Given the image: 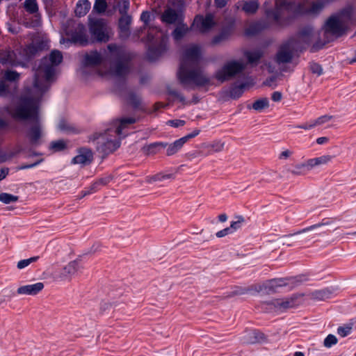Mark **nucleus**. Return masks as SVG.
<instances>
[{
  "label": "nucleus",
  "instance_id": "nucleus-5",
  "mask_svg": "<svg viewBox=\"0 0 356 356\" xmlns=\"http://www.w3.org/2000/svg\"><path fill=\"white\" fill-rule=\"evenodd\" d=\"M136 121L137 120L134 117L122 118L113 121V127L109 128L97 138V150L104 154H108L116 150L120 144L117 136L122 135L123 131Z\"/></svg>",
  "mask_w": 356,
  "mask_h": 356
},
{
  "label": "nucleus",
  "instance_id": "nucleus-35",
  "mask_svg": "<svg viewBox=\"0 0 356 356\" xmlns=\"http://www.w3.org/2000/svg\"><path fill=\"white\" fill-rule=\"evenodd\" d=\"M235 218L236 220L232 221L230 226L229 227L232 234L239 229L245 221L244 217L242 216H238Z\"/></svg>",
  "mask_w": 356,
  "mask_h": 356
},
{
  "label": "nucleus",
  "instance_id": "nucleus-13",
  "mask_svg": "<svg viewBox=\"0 0 356 356\" xmlns=\"http://www.w3.org/2000/svg\"><path fill=\"white\" fill-rule=\"evenodd\" d=\"M67 42L81 46L86 45L88 43L86 31L83 24H79L76 26L74 31L70 34V38L67 40Z\"/></svg>",
  "mask_w": 356,
  "mask_h": 356
},
{
  "label": "nucleus",
  "instance_id": "nucleus-30",
  "mask_svg": "<svg viewBox=\"0 0 356 356\" xmlns=\"http://www.w3.org/2000/svg\"><path fill=\"white\" fill-rule=\"evenodd\" d=\"M332 159L333 156L330 155H323L321 156L313 159V169L321 165H327L332 161Z\"/></svg>",
  "mask_w": 356,
  "mask_h": 356
},
{
  "label": "nucleus",
  "instance_id": "nucleus-57",
  "mask_svg": "<svg viewBox=\"0 0 356 356\" xmlns=\"http://www.w3.org/2000/svg\"><path fill=\"white\" fill-rule=\"evenodd\" d=\"M323 73V69L318 64L313 63V74L320 76Z\"/></svg>",
  "mask_w": 356,
  "mask_h": 356
},
{
  "label": "nucleus",
  "instance_id": "nucleus-52",
  "mask_svg": "<svg viewBox=\"0 0 356 356\" xmlns=\"http://www.w3.org/2000/svg\"><path fill=\"white\" fill-rule=\"evenodd\" d=\"M228 38V34L226 33H221L220 35L216 36L213 38L212 40V43L213 44H217L220 43V42L226 40Z\"/></svg>",
  "mask_w": 356,
  "mask_h": 356
},
{
  "label": "nucleus",
  "instance_id": "nucleus-12",
  "mask_svg": "<svg viewBox=\"0 0 356 356\" xmlns=\"http://www.w3.org/2000/svg\"><path fill=\"white\" fill-rule=\"evenodd\" d=\"M288 284L286 279L278 278L267 281L262 284L252 286L256 292L270 294L280 291V289Z\"/></svg>",
  "mask_w": 356,
  "mask_h": 356
},
{
  "label": "nucleus",
  "instance_id": "nucleus-10",
  "mask_svg": "<svg viewBox=\"0 0 356 356\" xmlns=\"http://www.w3.org/2000/svg\"><path fill=\"white\" fill-rule=\"evenodd\" d=\"M299 304L297 296L290 298L275 299L262 303V308L267 312H282L288 309L296 307Z\"/></svg>",
  "mask_w": 356,
  "mask_h": 356
},
{
  "label": "nucleus",
  "instance_id": "nucleus-61",
  "mask_svg": "<svg viewBox=\"0 0 356 356\" xmlns=\"http://www.w3.org/2000/svg\"><path fill=\"white\" fill-rule=\"evenodd\" d=\"M202 154V153L201 151H195V152L189 153L188 154V157L189 159H193L196 158L197 156H199Z\"/></svg>",
  "mask_w": 356,
  "mask_h": 356
},
{
  "label": "nucleus",
  "instance_id": "nucleus-36",
  "mask_svg": "<svg viewBox=\"0 0 356 356\" xmlns=\"http://www.w3.org/2000/svg\"><path fill=\"white\" fill-rule=\"evenodd\" d=\"M19 199L18 196L13 195L7 193H1L0 194V201L4 204H10L11 202H17Z\"/></svg>",
  "mask_w": 356,
  "mask_h": 356
},
{
  "label": "nucleus",
  "instance_id": "nucleus-51",
  "mask_svg": "<svg viewBox=\"0 0 356 356\" xmlns=\"http://www.w3.org/2000/svg\"><path fill=\"white\" fill-rule=\"evenodd\" d=\"M266 27V25H263L261 26L260 24H256L252 26H250L249 29H247L246 31V33L248 35H250V34H253L254 33V31H253L252 29H255V31H260L261 29H264Z\"/></svg>",
  "mask_w": 356,
  "mask_h": 356
},
{
  "label": "nucleus",
  "instance_id": "nucleus-62",
  "mask_svg": "<svg viewBox=\"0 0 356 356\" xmlns=\"http://www.w3.org/2000/svg\"><path fill=\"white\" fill-rule=\"evenodd\" d=\"M8 174V168H2L0 170V181L6 178L7 175Z\"/></svg>",
  "mask_w": 356,
  "mask_h": 356
},
{
  "label": "nucleus",
  "instance_id": "nucleus-47",
  "mask_svg": "<svg viewBox=\"0 0 356 356\" xmlns=\"http://www.w3.org/2000/svg\"><path fill=\"white\" fill-rule=\"evenodd\" d=\"M331 116L327 115H322L318 118L314 122H313V127L323 124L325 122H328L331 119Z\"/></svg>",
  "mask_w": 356,
  "mask_h": 356
},
{
  "label": "nucleus",
  "instance_id": "nucleus-16",
  "mask_svg": "<svg viewBox=\"0 0 356 356\" xmlns=\"http://www.w3.org/2000/svg\"><path fill=\"white\" fill-rule=\"evenodd\" d=\"M44 289L42 282H37L33 284L24 285L19 287L17 293L19 295L35 296Z\"/></svg>",
  "mask_w": 356,
  "mask_h": 356
},
{
  "label": "nucleus",
  "instance_id": "nucleus-45",
  "mask_svg": "<svg viewBox=\"0 0 356 356\" xmlns=\"http://www.w3.org/2000/svg\"><path fill=\"white\" fill-rule=\"evenodd\" d=\"M306 167L307 165L305 164H298L294 167L293 170H291V173L294 175H303Z\"/></svg>",
  "mask_w": 356,
  "mask_h": 356
},
{
  "label": "nucleus",
  "instance_id": "nucleus-22",
  "mask_svg": "<svg viewBox=\"0 0 356 356\" xmlns=\"http://www.w3.org/2000/svg\"><path fill=\"white\" fill-rule=\"evenodd\" d=\"M225 143L221 140H216L211 143H204L201 144V147L207 149L206 155H210L213 153L222 152L224 149Z\"/></svg>",
  "mask_w": 356,
  "mask_h": 356
},
{
  "label": "nucleus",
  "instance_id": "nucleus-60",
  "mask_svg": "<svg viewBox=\"0 0 356 356\" xmlns=\"http://www.w3.org/2000/svg\"><path fill=\"white\" fill-rule=\"evenodd\" d=\"M282 93L278 91H276L272 94L271 99L274 102H280L282 99Z\"/></svg>",
  "mask_w": 356,
  "mask_h": 356
},
{
  "label": "nucleus",
  "instance_id": "nucleus-24",
  "mask_svg": "<svg viewBox=\"0 0 356 356\" xmlns=\"http://www.w3.org/2000/svg\"><path fill=\"white\" fill-rule=\"evenodd\" d=\"M184 144L185 143L183 141L181 138L176 140L172 143H167V146L165 148L166 149L167 156H172L177 153L183 147Z\"/></svg>",
  "mask_w": 356,
  "mask_h": 356
},
{
  "label": "nucleus",
  "instance_id": "nucleus-53",
  "mask_svg": "<svg viewBox=\"0 0 356 356\" xmlns=\"http://www.w3.org/2000/svg\"><path fill=\"white\" fill-rule=\"evenodd\" d=\"M293 154V152L290 149H285L282 151L278 156L280 160L288 159Z\"/></svg>",
  "mask_w": 356,
  "mask_h": 356
},
{
  "label": "nucleus",
  "instance_id": "nucleus-19",
  "mask_svg": "<svg viewBox=\"0 0 356 356\" xmlns=\"http://www.w3.org/2000/svg\"><path fill=\"white\" fill-rule=\"evenodd\" d=\"M131 20V17L129 15H124L120 18L118 26L121 38H127L129 37Z\"/></svg>",
  "mask_w": 356,
  "mask_h": 356
},
{
  "label": "nucleus",
  "instance_id": "nucleus-49",
  "mask_svg": "<svg viewBox=\"0 0 356 356\" xmlns=\"http://www.w3.org/2000/svg\"><path fill=\"white\" fill-rule=\"evenodd\" d=\"M200 133V130L198 129H195L191 133L186 135L185 136L182 137L183 141L186 143H187L190 139L195 138V136H198Z\"/></svg>",
  "mask_w": 356,
  "mask_h": 356
},
{
  "label": "nucleus",
  "instance_id": "nucleus-42",
  "mask_svg": "<svg viewBox=\"0 0 356 356\" xmlns=\"http://www.w3.org/2000/svg\"><path fill=\"white\" fill-rule=\"evenodd\" d=\"M352 330V324H347L343 326H340L337 329V333L341 337H345L350 334Z\"/></svg>",
  "mask_w": 356,
  "mask_h": 356
},
{
  "label": "nucleus",
  "instance_id": "nucleus-41",
  "mask_svg": "<svg viewBox=\"0 0 356 356\" xmlns=\"http://www.w3.org/2000/svg\"><path fill=\"white\" fill-rule=\"evenodd\" d=\"M338 342V339L335 335L330 334L326 338L324 339L323 345L326 348H330L332 346L337 344Z\"/></svg>",
  "mask_w": 356,
  "mask_h": 356
},
{
  "label": "nucleus",
  "instance_id": "nucleus-31",
  "mask_svg": "<svg viewBox=\"0 0 356 356\" xmlns=\"http://www.w3.org/2000/svg\"><path fill=\"white\" fill-rule=\"evenodd\" d=\"M269 106V101L267 98H261L256 100L252 106V108L259 112H261Z\"/></svg>",
  "mask_w": 356,
  "mask_h": 356
},
{
  "label": "nucleus",
  "instance_id": "nucleus-4",
  "mask_svg": "<svg viewBox=\"0 0 356 356\" xmlns=\"http://www.w3.org/2000/svg\"><path fill=\"white\" fill-rule=\"evenodd\" d=\"M264 6L267 19L280 26L290 24L295 15H305L312 10L309 0H275V9H268L267 2Z\"/></svg>",
  "mask_w": 356,
  "mask_h": 356
},
{
  "label": "nucleus",
  "instance_id": "nucleus-26",
  "mask_svg": "<svg viewBox=\"0 0 356 356\" xmlns=\"http://www.w3.org/2000/svg\"><path fill=\"white\" fill-rule=\"evenodd\" d=\"M90 8V3L88 0H80L77 2L75 8L76 16L82 17L86 15Z\"/></svg>",
  "mask_w": 356,
  "mask_h": 356
},
{
  "label": "nucleus",
  "instance_id": "nucleus-34",
  "mask_svg": "<svg viewBox=\"0 0 356 356\" xmlns=\"http://www.w3.org/2000/svg\"><path fill=\"white\" fill-rule=\"evenodd\" d=\"M126 100L129 104L131 105L134 108H138L140 104V97L134 92L128 93Z\"/></svg>",
  "mask_w": 356,
  "mask_h": 356
},
{
  "label": "nucleus",
  "instance_id": "nucleus-29",
  "mask_svg": "<svg viewBox=\"0 0 356 356\" xmlns=\"http://www.w3.org/2000/svg\"><path fill=\"white\" fill-rule=\"evenodd\" d=\"M175 174H172V173L164 174V173L161 172V173H158L154 175H152V176H147L145 178V181H146V182H147L149 184H152L154 182L161 181L165 179H175Z\"/></svg>",
  "mask_w": 356,
  "mask_h": 356
},
{
  "label": "nucleus",
  "instance_id": "nucleus-32",
  "mask_svg": "<svg viewBox=\"0 0 356 356\" xmlns=\"http://www.w3.org/2000/svg\"><path fill=\"white\" fill-rule=\"evenodd\" d=\"M311 35L312 29L310 26L304 27L300 31L298 35V40L304 42H309L311 40Z\"/></svg>",
  "mask_w": 356,
  "mask_h": 356
},
{
  "label": "nucleus",
  "instance_id": "nucleus-55",
  "mask_svg": "<svg viewBox=\"0 0 356 356\" xmlns=\"http://www.w3.org/2000/svg\"><path fill=\"white\" fill-rule=\"evenodd\" d=\"M42 161V159H40V160H38V161L33 163H31V164H28V165H22L18 167V169L19 170H25V169H29V168H33V167H35L37 166L38 165H39L41 162Z\"/></svg>",
  "mask_w": 356,
  "mask_h": 356
},
{
  "label": "nucleus",
  "instance_id": "nucleus-54",
  "mask_svg": "<svg viewBox=\"0 0 356 356\" xmlns=\"http://www.w3.org/2000/svg\"><path fill=\"white\" fill-rule=\"evenodd\" d=\"M232 234L231 229H229V227H226L222 230H220L218 232H216V236L218 237V238H222L228 234Z\"/></svg>",
  "mask_w": 356,
  "mask_h": 356
},
{
  "label": "nucleus",
  "instance_id": "nucleus-7",
  "mask_svg": "<svg viewBox=\"0 0 356 356\" xmlns=\"http://www.w3.org/2000/svg\"><path fill=\"white\" fill-rule=\"evenodd\" d=\"M245 67L246 65L242 61H228L216 72L215 78L220 82H224L241 73Z\"/></svg>",
  "mask_w": 356,
  "mask_h": 356
},
{
  "label": "nucleus",
  "instance_id": "nucleus-58",
  "mask_svg": "<svg viewBox=\"0 0 356 356\" xmlns=\"http://www.w3.org/2000/svg\"><path fill=\"white\" fill-rule=\"evenodd\" d=\"M99 185L97 184V181H95L91 186L90 190L88 191H85L83 194V196H86V195L90 194L93 191H96L99 189Z\"/></svg>",
  "mask_w": 356,
  "mask_h": 356
},
{
  "label": "nucleus",
  "instance_id": "nucleus-1",
  "mask_svg": "<svg viewBox=\"0 0 356 356\" xmlns=\"http://www.w3.org/2000/svg\"><path fill=\"white\" fill-rule=\"evenodd\" d=\"M63 55L58 50H54L49 57L43 58L35 72L33 88L37 95L22 96L19 102L8 108L10 115L17 120L29 122L26 124L24 137L31 145L41 143L44 130L39 116V97L49 86L57 66L62 62Z\"/></svg>",
  "mask_w": 356,
  "mask_h": 356
},
{
  "label": "nucleus",
  "instance_id": "nucleus-28",
  "mask_svg": "<svg viewBox=\"0 0 356 356\" xmlns=\"http://www.w3.org/2000/svg\"><path fill=\"white\" fill-rule=\"evenodd\" d=\"M167 146V143L157 142L151 143L147 147H144V149L147 154H156L160 152L161 149H165Z\"/></svg>",
  "mask_w": 356,
  "mask_h": 356
},
{
  "label": "nucleus",
  "instance_id": "nucleus-44",
  "mask_svg": "<svg viewBox=\"0 0 356 356\" xmlns=\"http://www.w3.org/2000/svg\"><path fill=\"white\" fill-rule=\"evenodd\" d=\"M65 147V143L63 140H59L54 141L51 144V148L54 151H60Z\"/></svg>",
  "mask_w": 356,
  "mask_h": 356
},
{
  "label": "nucleus",
  "instance_id": "nucleus-2",
  "mask_svg": "<svg viewBox=\"0 0 356 356\" xmlns=\"http://www.w3.org/2000/svg\"><path fill=\"white\" fill-rule=\"evenodd\" d=\"M201 58L200 48L191 46L183 54L177 78L186 90H193L195 87H204L211 84V79L200 67Z\"/></svg>",
  "mask_w": 356,
  "mask_h": 356
},
{
  "label": "nucleus",
  "instance_id": "nucleus-9",
  "mask_svg": "<svg viewBox=\"0 0 356 356\" xmlns=\"http://www.w3.org/2000/svg\"><path fill=\"white\" fill-rule=\"evenodd\" d=\"M90 32L93 38L100 42H106L109 40L111 29L103 19H90Z\"/></svg>",
  "mask_w": 356,
  "mask_h": 356
},
{
  "label": "nucleus",
  "instance_id": "nucleus-23",
  "mask_svg": "<svg viewBox=\"0 0 356 356\" xmlns=\"http://www.w3.org/2000/svg\"><path fill=\"white\" fill-rule=\"evenodd\" d=\"M44 47V45L43 42H40L38 40H35L24 49V54L27 58H29Z\"/></svg>",
  "mask_w": 356,
  "mask_h": 356
},
{
  "label": "nucleus",
  "instance_id": "nucleus-14",
  "mask_svg": "<svg viewBox=\"0 0 356 356\" xmlns=\"http://www.w3.org/2000/svg\"><path fill=\"white\" fill-rule=\"evenodd\" d=\"M161 19L165 24L176 25L181 24L184 21L182 13L171 8H168L164 10Z\"/></svg>",
  "mask_w": 356,
  "mask_h": 356
},
{
  "label": "nucleus",
  "instance_id": "nucleus-39",
  "mask_svg": "<svg viewBox=\"0 0 356 356\" xmlns=\"http://www.w3.org/2000/svg\"><path fill=\"white\" fill-rule=\"evenodd\" d=\"M245 87V84H241L238 86L234 87L230 91L231 97H232L233 99L239 98L243 93Z\"/></svg>",
  "mask_w": 356,
  "mask_h": 356
},
{
  "label": "nucleus",
  "instance_id": "nucleus-17",
  "mask_svg": "<svg viewBox=\"0 0 356 356\" xmlns=\"http://www.w3.org/2000/svg\"><path fill=\"white\" fill-rule=\"evenodd\" d=\"M194 24L199 28L201 32H206L214 25L213 17L211 14H207L204 17L197 16L195 18Z\"/></svg>",
  "mask_w": 356,
  "mask_h": 356
},
{
  "label": "nucleus",
  "instance_id": "nucleus-27",
  "mask_svg": "<svg viewBox=\"0 0 356 356\" xmlns=\"http://www.w3.org/2000/svg\"><path fill=\"white\" fill-rule=\"evenodd\" d=\"M188 32V28L186 24L181 22V24H177L175 29L172 33V35L175 40H180Z\"/></svg>",
  "mask_w": 356,
  "mask_h": 356
},
{
  "label": "nucleus",
  "instance_id": "nucleus-63",
  "mask_svg": "<svg viewBox=\"0 0 356 356\" xmlns=\"http://www.w3.org/2000/svg\"><path fill=\"white\" fill-rule=\"evenodd\" d=\"M109 181H110L109 178L105 177V178L99 179V180L97 181V182L99 186H104V185L107 184L109 182Z\"/></svg>",
  "mask_w": 356,
  "mask_h": 356
},
{
  "label": "nucleus",
  "instance_id": "nucleus-33",
  "mask_svg": "<svg viewBox=\"0 0 356 356\" xmlns=\"http://www.w3.org/2000/svg\"><path fill=\"white\" fill-rule=\"evenodd\" d=\"M115 8L118 9L121 15H128L127 12L129 8V0L119 1L115 6Z\"/></svg>",
  "mask_w": 356,
  "mask_h": 356
},
{
  "label": "nucleus",
  "instance_id": "nucleus-21",
  "mask_svg": "<svg viewBox=\"0 0 356 356\" xmlns=\"http://www.w3.org/2000/svg\"><path fill=\"white\" fill-rule=\"evenodd\" d=\"M264 54V51L260 49L245 50L243 52V55L247 58L248 63L252 65H257Z\"/></svg>",
  "mask_w": 356,
  "mask_h": 356
},
{
  "label": "nucleus",
  "instance_id": "nucleus-48",
  "mask_svg": "<svg viewBox=\"0 0 356 356\" xmlns=\"http://www.w3.org/2000/svg\"><path fill=\"white\" fill-rule=\"evenodd\" d=\"M305 230L306 229H303L302 231H301L300 232H298V233H295V234H293L284 236L282 238V245L290 246L291 245V243H290L291 238L298 236V234H300L302 232H304Z\"/></svg>",
  "mask_w": 356,
  "mask_h": 356
},
{
  "label": "nucleus",
  "instance_id": "nucleus-40",
  "mask_svg": "<svg viewBox=\"0 0 356 356\" xmlns=\"http://www.w3.org/2000/svg\"><path fill=\"white\" fill-rule=\"evenodd\" d=\"M38 258V257H33L29 259L20 260L17 262V267L18 269H23L29 266L31 264L35 262Z\"/></svg>",
  "mask_w": 356,
  "mask_h": 356
},
{
  "label": "nucleus",
  "instance_id": "nucleus-11",
  "mask_svg": "<svg viewBox=\"0 0 356 356\" xmlns=\"http://www.w3.org/2000/svg\"><path fill=\"white\" fill-rule=\"evenodd\" d=\"M296 47V40L295 38H290L283 42L275 54V63L279 65L290 63L292 60Z\"/></svg>",
  "mask_w": 356,
  "mask_h": 356
},
{
  "label": "nucleus",
  "instance_id": "nucleus-56",
  "mask_svg": "<svg viewBox=\"0 0 356 356\" xmlns=\"http://www.w3.org/2000/svg\"><path fill=\"white\" fill-rule=\"evenodd\" d=\"M179 102L185 104V97L177 91H172L170 92Z\"/></svg>",
  "mask_w": 356,
  "mask_h": 356
},
{
  "label": "nucleus",
  "instance_id": "nucleus-59",
  "mask_svg": "<svg viewBox=\"0 0 356 356\" xmlns=\"http://www.w3.org/2000/svg\"><path fill=\"white\" fill-rule=\"evenodd\" d=\"M150 19V14L148 12H143L140 15V19L144 22L145 24H147Z\"/></svg>",
  "mask_w": 356,
  "mask_h": 356
},
{
  "label": "nucleus",
  "instance_id": "nucleus-15",
  "mask_svg": "<svg viewBox=\"0 0 356 356\" xmlns=\"http://www.w3.org/2000/svg\"><path fill=\"white\" fill-rule=\"evenodd\" d=\"M79 269L80 266L79 262L72 261L63 267L60 273L58 275L57 278L60 280H70Z\"/></svg>",
  "mask_w": 356,
  "mask_h": 356
},
{
  "label": "nucleus",
  "instance_id": "nucleus-6",
  "mask_svg": "<svg viewBox=\"0 0 356 356\" xmlns=\"http://www.w3.org/2000/svg\"><path fill=\"white\" fill-rule=\"evenodd\" d=\"M147 40L150 43L148 58L154 60L166 50L168 37L157 27H151L148 31Z\"/></svg>",
  "mask_w": 356,
  "mask_h": 356
},
{
  "label": "nucleus",
  "instance_id": "nucleus-8",
  "mask_svg": "<svg viewBox=\"0 0 356 356\" xmlns=\"http://www.w3.org/2000/svg\"><path fill=\"white\" fill-rule=\"evenodd\" d=\"M350 14L351 8H346L343 9L339 14L332 15L325 24V33L336 36L341 35L343 31L342 17L345 16L349 17Z\"/></svg>",
  "mask_w": 356,
  "mask_h": 356
},
{
  "label": "nucleus",
  "instance_id": "nucleus-38",
  "mask_svg": "<svg viewBox=\"0 0 356 356\" xmlns=\"http://www.w3.org/2000/svg\"><path fill=\"white\" fill-rule=\"evenodd\" d=\"M107 3L106 0H95L93 10L98 13H103L106 11Z\"/></svg>",
  "mask_w": 356,
  "mask_h": 356
},
{
  "label": "nucleus",
  "instance_id": "nucleus-3",
  "mask_svg": "<svg viewBox=\"0 0 356 356\" xmlns=\"http://www.w3.org/2000/svg\"><path fill=\"white\" fill-rule=\"evenodd\" d=\"M131 54L122 46L109 44L107 51L102 56L97 51H92L85 56V63L88 65H96L104 60L109 62L108 74L117 78L125 77L131 69Z\"/></svg>",
  "mask_w": 356,
  "mask_h": 356
},
{
  "label": "nucleus",
  "instance_id": "nucleus-25",
  "mask_svg": "<svg viewBox=\"0 0 356 356\" xmlns=\"http://www.w3.org/2000/svg\"><path fill=\"white\" fill-rule=\"evenodd\" d=\"M333 293L332 290L330 289H323L313 291V301H323L331 298Z\"/></svg>",
  "mask_w": 356,
  "mask_h": 356
},
{
  "label": "nucleus",
  "instance_id": "nucleus-50",
  "mask_svg": "<svg viewBox=\"0 0 356 356\" xmlns=\"http://www.w3.org/2000/svg\"><path fill=\"white\" fill-rule=\"evenodd\" d=\"M166 124L173 127H182L186 124V122L182 120H168Z\"/></svg>",
  "mask_w": 356,
  "mask_h": 356
},
{
  "label": "nucleus",
  "instance_id": "nucleus-20",
  "mask_svg": "<svg viewBox=\"0 0 356 356\" xmlns=\"http://www.w3.org/2000/svg\"><path fill=\"white\" fill-rule=\"evenodd\" d=\"M92 161V153L88 149H80L79 154L72 159L74 164L88 165Z\"/></svg>",
  "mask_w": 356,
  "mask_h": 356
},
{
  "label": "nucleus",
  "instance_id": "nucleus-18",
  "mask_svg": "<svg viewBox=\"0 0 356 356\" xmlns=\"http://www.w3.org/2000/svg\"><path fill=\"white\" fill-rule=\"evenodd\" d=\"M237 9H241L248 15L254 14L259 6L257 0L239 1L236 4Z\"/></svg>",
  "mask_w": 356,
  "mask_h": 356
},
{
  "label": "nucleus",
  "instance_id": "nucleus-46",
  "mask_svg": "<svg viewBox=\"0 0 356 356\" xmlns=\"http://www.w3.org/2000/svg\"><path fill=\"white\" fill-rule=\"evenodd\" d=\"M9 93L8 85L3 79H0V97H5Z\"/></svg>",
  "mask_w": 356,
  "mask_h": 356
},
{
  "label": "nucleus",
  "instance_id": "nucleus-37",
  "mask_svg": "<svg viewBox=\"0 0 356 356\" xmlns=\"http://www.w3.org/2000/svg\"><path fill=\"white\" fill-rule=\"evenodd\" d=\"M24 8L30 13H35L38 10V6L35 0H26Z\"/></svg>",
  "mask_w": 356,
  "mask_h": 356
},
{
  "label": "nucleus",
  "instance_id": "nucleus-64",
  "mask_svg": "<svg viewBox=\"0 0 356 356\" xmlns=\"http://www.w3.org/2000/svg\"><path fill=\"white\" fill-rule=\"evenodd\" d=\"M227 0H215L217 7L223 8L227 4Z\"/></svg>",
  "mask_w": 356,
  "mask_h": 356
},
{
  "label": "nucleus",
  "instance_id": "nucleus-43",
  "mask_svg": "<svg viewBox=\"0 0 356 356\" xmlns=\"http://www.w3.org/2000/svg\"><path fill=\"white\" fill-rule=\"evenodd\" d=\"M4 77L8 81H16L19 77V74L15 71L8 70L5 72Z\"/></svg>",
  "mask_w": 356,
  "mask_h": 356
}]
</instances>
